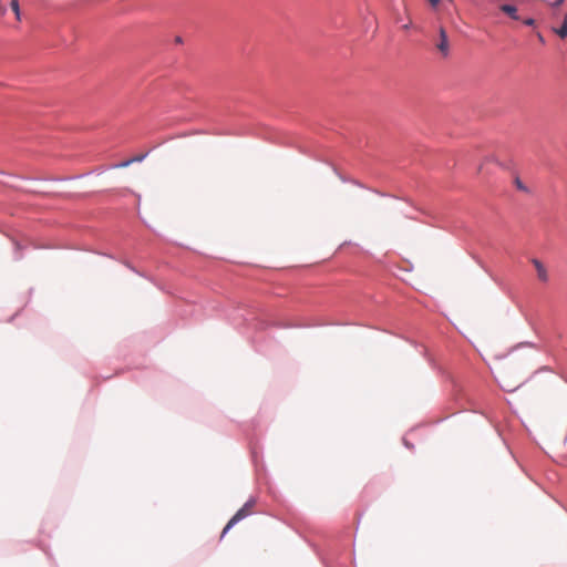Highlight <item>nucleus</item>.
<instances>
[{"label": "nucleus", "mask_w": 567, "mask_h": 567, "mask_svg": "<svg viewBox=\"0 0 567 567\" xmlns=\"http://www.w3.org/2000/svg\"><path fill=\"white\" fill-rule=\"evenodd\" d=\"M281 327L269 320H260L256 323L252 342L257 351L271 354L280 349Z\"/></svg>", "instance_id": "f257e3e1"}, {"label": "nucleus", "mask_w": 567, "mask_h": 567, "mask_svg": "<svg viewBox=\"0 0 567 567\" xmlns=\"http://www.w3.org/2000/svg\"><path fill=\"white\" fill-rule=\"evenodd\" d=\"M434 47L443 58L450 55V41L446 30L443 27L439 28V35L434 40Z\"/></svg>", "instance_id": "f03ea898"}, {"label": "nucleus", "mask_w": 567, "mask_h": 567, "mask_svg": "<svg viewBox=\"0 0 567 567\" xmlns=\"http://www.w3.org/2000/svg\"><path fill=\"white\" fill-rule=\"evenodd\" d=\"M252 506V502H248L244 505V507H241L231 518L230 520L227 523V525L225 526L223 533H221V537L235 525L237 524L239 520H241L243 518H245L246 516H248L250 514V508Z\"/></svg>", "instance_id": "7ed1b4c3"}, {"label": "nucleus", "mask_w": 567, "mask_h": 567, "mask_svg": "<svg viewBox=\"0 0 567 567\" xmlns=\"http://www.w3.org/2000/svg\"><path fill=\"white\" fill-rule=\"evenodd\" d=\"M532 264L536 269L538 280H540L542 282H547L549 279V275L544 264L538 259H532Z\"/></svg>", "instance_id": "20e7f679"}, {"label": "nucleus", "mask_w": 567, "mask_h": 567, "mask_svg": "<svg viewBox=\"0 0 567 567\" xmlns=\"http://www.w3.org/2000/svg\"><path fill=\"white\" fill-rule=\"evenodd\" d=\"M148 155V152L144 153V154H141V155H136L132 158H128V159H125L123 162H120L117 164H114L112 167L113 168H125V167H128L131 164L133 163H141L143 162L146 156Z\"/></svg>", "instance_id": "39448f33"}, {"label": "nucleus", "mask_w": 567, "mask_h": 567, "mask_svg": "<svg viewBox=\"0 0 567 567\" xmlns=\"http://www.w3.org/2000/svg\"><path fill=\"white\" fill-rule=\"evenodd\" d=\"M499 9H501L502 12H504L505 14L511 17L512 19H514V20H518L519 19V17L517 14V8L515 6H512V4H501Z\"/></svg>", "instance_id": "423d86ee"}, {"label": "nucleus", "mask_w": 567, "mask_h": 567, "mask_svg": "<svg viewBox=\"0 0 567 567\" xmlns=\"http://www.w3.org/2000/svg\"><path fill=\"white\" fill-rule=\"evenodd\" d=\"M553 31L561 39L567 37V13L564 17V21L560 28H554Z\"/></svg>", "instance_id": "0eeeda50"}, {"label": "nucleus", "mask_w": 567, "mask_h": 567, "mask_svg": "<svg viewBox=\"0 0 567 567\" xmlns=\"http://www.w3.org/2000/svg\"><path fill=\"white\" fill-rule=\"evenodd\" d=\"M10 7L13 10L17 20H20L21 19V11H20L19 1L18 0H11Z\"/></svg>", "instance_id": "6e6552de"}, {"label": "nucleus", "mask_w": 567, "mask_h": 567, "mask_svg": "<svg viewBox=\"0 0 567 567\" xmlns=\"http://www.w3.org/2000/svg\"><path fill=\"white\" fill-rule=\"evenodd\" d=\"M252 454V461L255 463V466H256V472H257V476H258V480H261V468H259V465L257 464V452L254 450L251 452Z\"/></svg>", "instance_id": "1a4fd4ad"}, {"label": "nucleus", "mask_w": 567, "mask_h": 567, "mask_svg": "<svg viewBox=\"0 0 567 567\" xmlns=\"http://www.w3.org/2000/svg\"><path fill=\"white\" fill-rule=\"evenodd\" d=\"M21 246L19 243H14V260H20L22 255L20 254Z\"/></svg>", "instance_id": "9d476101"}, {"label": "nucleus", "mask_w": 567, "mask_h": 567, "mask_svg": "<svg viewBox=\"0 0 567 567\" xmlns=\"http://www.w3.org/2000/svg\"><path fill=\"white\" fill-rule=\"evenodd\" d=\"M524 23H525L526 25L532 27V25H534V24H535V20H534V19H532V18H528V19L524 20Z\"/></svg>", "instance_id": "9b49d317"}, {"label": "nucleus", "mask_w": 567, "mask_h": 567, "mask_svg": "<svg viewBox=\"0 0 567 567\" xmlns=\"http://www.w3.org/2000/svg\"><path fill=\"white\" fill-rule=\"evenodd\" d=\"M564 3V0H555L554 2L550 3V6L553 7H559Z\"/></svg>", "instance_id": "f8f14e48"}, {"label": "nucleus", "mask_w": 567, "mask_h": 567, "mask_svg": "<svg viewBox=\"0 0 567 567\" xmlns=\"http://www.w3.org/2000/svg\"><path fill=\"white\" fill-rule=\"evenodd\" d=\"M432 7H436L440 2V0H429Z\"/></svg>", "instance_id": "ddd939ff"}, {"label": "nucleus", "mask_w": 567, "mask_h": 567, "mask_svg": "<svg viewBox=\"0 0 567 567\" xmlns=\"http://www.w3.org/2000/svg\"><path fill=\"white\" fill-rule=\"evenodd\" d=\"M516 185H517V187H518L519 189H523V190L525 189V187L523 186V184L520 183V181H519V179H516Z\"/></svg>", "instance_id": "4468645a"}, {"label": "nucleus", "mask_w": 567, "mask_h": 567, "mask_svg": "<svg viewBox=\"0 0 567 567\" xmlns=\"http://www.w3.org/2000/svg\"><path fill=\"white\" fill-rule=\"evenodd\" d=\"M410 25H411V21H409L408 23L403 24L402 28L404 30H408L410 28Z\"/></svg>", "instance_id": "2eb2a0df"}, {"label": "nucleus", "mask_w": 567, "mask_h": 567, "mask_svg": "<svg viewBox=\"0 0 567 567\" xmlns=\"http://www.w3.org/2000/svg\"><path fill=\"white\" fill-rule=\"evenodd\" d=\"M537 37H538V40H539L542 43H544V41H545V40H544L543 35H542L540 33H538V34H537Z\"/></svg>", "instance_id": "dca6fc26"}, {"label": "nucleus", "mask_w": 567, "mask_h": 567, "mask_svg": "<svg viewBox=\"0 0 567 567\" xmlns=\"http://www.w3.org/2000/svg\"><path fill=\"white\" fill-rule=\"evenodd\" d=\"M176 42L181 43L182 42V38L181 37H176Z\"/></svg>", "instance_id": "f3484780"}, {"label": "nucleus", "mask_w": 567, "mask_h": 567, "mask_svg": "<svg viewBox=\"0 0 567 567\" xmlns=\"http://www.w3.org/2000/svg\"><path fill=\"white\" fill-rule=\"evenodd\" d=\"M270 138L272 140V142L278 143V140H277V138H275V137H274V138H272V137H270Z\"/></svg>", "instance_id": "a211bd4d"}]
</instances>
